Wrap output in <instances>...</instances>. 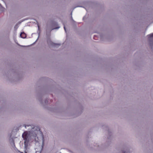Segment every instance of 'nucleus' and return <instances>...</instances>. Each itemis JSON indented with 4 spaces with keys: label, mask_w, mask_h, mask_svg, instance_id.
<instances>
[{
    "label": "nucleus",
    "mask_w": 153,
    "mask_h": 153,
    "mask_svg": "<svg viewBox=\"0 0 153 153\" xmlns=\"http://www.w3.org/2000/svg\"><path fill=\"white\" fill-rule=\"evenodd\" d=\"M26 129L28 130L29 134L27 131H25L22 134V137L24 141V152L25 153H30L29 142L32 139L34 140L36 142H39L38 137L37 134L39 132L41 135V137L44 141V138L41 131H40L39 128L33 125H23Z\"/></svg>",
    "instance_id": "obj_1"
},
{
    "label": "nucleus",
    "mask_w": 153,
    "mask_h": 153,
    "mask_svg": "<svg viewBox=\"0 0 153 153\" xmlns=\"http://www.w3.org/2000/svg\"><path fill=\"white\" fill-rule=\"evenodd\" d=\"M149 42L150 46L152 49L153 48V33L147 35Z\"/></svg>",
    "instance_id": "obj_2"
},
{
    "label": "nucleus",
    "mask_w": 153,
    "mask_h": 153,
    "mask_svg": "<svg viewBox=\"0 0 153 153\" xmlns=\"http://www.w3.org/2000/svg\"><path fill=\"white\" fill-rule=\"evenodd\" d=\"M20 36L22 38H24L26 37L25 33L23 32H22L20 34Z\"/></svg>",
    "instance_id": "obj_3"
},
{
    "label": "nucleus",
    "mask_w": 153,
    "mask_h": 153,
    "mask_svg": "<svg viewBox=\"0 0 153 153\" xmlns=\"http://www.w3.org/2000/svg\"><path fill=\"white\" fill-rule=\"evenodd\" d=\"M122 153H130L127 149H126V151H125L124 150H122Z\"/></svg>",
    "instance_id": "obj_4"
},
{
    "label": "nucleus",
    "mask_w": 153,
    "mask_h": 153,
    "mask_svg": "<svg viewBox=\"0 0 153 153\" xmlns=\"http://www.w3.org/2000/svg\"><path fill=\"white\" fill-rule=\"evenodd\" d=\"M60 45L59 44H54L53 45L54 46L56 47V46H59Z\"/></svg>",
    "instance_id": "obj_5"
},
{
    "label": "nucleus",
    "mask_w": 153,
    "mask_h": 153,
    "mask_svg": "<svg viewBox=\"0 0 153 153\" xmlns=\"http://www.w3.org/2000/svg\"><path fill=\"white\" fill-rule=\"evenodd\" d=\"M64 30H65V32H66V28L65 26V25H64Z\"/></svg>",
    "instance_id": "obj_6"
},
{
    "label": "nucleus",
    "mask_w": 153,
    "mask_h": 153,
    "mask_svg": "<svg viewBox=\"0 0 153 153\" xmlns=\"http://www.w3.org/2000/svg\"><path fill=\"white\" fill-rule=\"evenodd\" d=\"M60 27H56V28H55L53 29L52 30H53V29H58Z\"/></svg>",
    "instance_id": "obj_7"
},
{
    "label": "nucleus",
    "mask_w": 153,
    "mask_h": 153,
    "mask_svg": "<svg viewBox=\"0 0 153 153\" xmlns=\"http://www.w3.org/2000/svg\"><path fill=\"white\" fill-rule=\"evenodd\" d=\"M96 36H95V35H94V39H95V37Z\"/></svg>",
    "instance_id": "obj_8"
},
{
    "label": "nucleus",
    "mask_w": 153,
    "mask_h": 153,
    "mask_svg": "<svg viewBox=\"0 0 153 153\" xmlns=\"http://www.w3.org/2000/svg\"><path fill=\"white\" fill-rule=\"evenodd\" d=\"M39 36H38V38L39 37Z\"/></svg>",
    "instance_id": "obj_9"
},
{
    "label": "nucleus",
    "mask_w": 153,
    "mask_h": 153,
    "mask_svg": "<svg viewBox=\"0 0 153 153\" xmlns=\"http://www.w3.org/2000/svg\"><path fill=\"white\" fill-rule=\"evenodd\" d=\"M38 29H39V27L38 26Z\"/></svg>",
    "instance_id": "obj_10"
},
{
    "label": "nucleus",
    "mask_w": 153,
    "mask_h": 153,
    "mask_svg": "<svg viewBox=\"0 0 153 153\" xmlns=\"http://www.w3.org/2000/svg\"><path fill=\"white\" fill-rule=\"evenodd\" d=\"M17 26L16 25L15 26V28L16 27V26Z\"/></svg>",
    "instance_id": "obj_11"
},
{
    "label": "nucleus",
    "mask_w": 153,
    "mask_h": 153,
    "mask_svg": "<svg viewBox=\"0 0 153 153\" xmlns=\"http://www.w3.org/2000/svg\"><path fill=\"white\" fill-rule=\"evenodd\" d=\"M72 12L71 13V14L72 15Z\"/></svg>",
    "instance_id": "obj_12"
},
{
    "label": "nucleus",
    "mask_w": 153,
    "mask_h": 153,
    "mask_svg": "<svg viewBox=\"0 0 153 153\" xmlns=\"http://www.w3.org/2000/svg\"><path fill=\"white\" fill-rule=\"evenodd\" d=\"M71 18L72 19V16L71 17Z\"/></svg>",
    "instance_id": "obj_13"
}]
</instances>
